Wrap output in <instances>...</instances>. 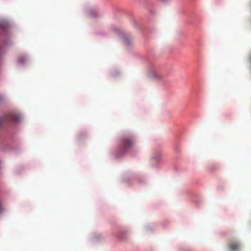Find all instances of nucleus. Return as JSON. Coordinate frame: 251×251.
I'll return each mask as SVG.
<instances>
[{
	"mask_svg": "<svg viewBox=\"0 0 251 251\" xmlns=\"http://www.w3.org/2000/svg\"><path fill=\"white\" fill-rule=\"evenodd\" d=\"M135 143V141L132 137H124L122 139L121 145V151L122 153H125L127 150L134 146Z\"/></svg>",
	"mask_w": 251,
	"mask_h": 251,
	"instance_id": "obj_1",
	"label": "nucleus"
},
{
	"mask_svg": "<svg viewBox=\"0 0 251 251\" xmlns=\"http://www.w3.org/2000/svg\"><path fill=\"white\" fill-rule=\"evenodd\" d=\"M241 247V243L235 239H231L228 243V248L230 251H239Z\"/></svg>",
	"mask_w": 251,
	"mask_h": 251,
	"instance_id": "obj_2",
	"label": "nucleus"
},
{
	"mask_svg": "<svg viewBox=\"0 0 251 251\" xmlns=\"http://www.w3.org/2000/svg\"><path fill=\"white\" fill-rule=\"evenodd\" d=\"M19 117L14 114H9L3 117L0 118V126L4 122H17L19 121Z\"/></svg>",
	"mask_w": 251,
	"mask_h": 251,
	"instance_id": "obj_3",
	"label": "nucleus"
},
{
	"mask_svg": "<svg viewBox=\"0 0 251 251\" xmlns=\"http://www.w3.org/2000/svg\"><path fill=\"white\" fill-rule=\"evenodd\" d=\"M125 43L127 45H129L131 43V41L128 39L126 38L125 40Z\"/></svg>",
	"mask_w": 251,
	"mask_h": 251,
	"instance_id": "obj_4",
	"label": "nucleus"
},
{
	"mask_svg": "<svg viewBox=\"0 0 251 251\" xmlns=\"http://www.w3.org/2000/svg\"><path fill=\"white\" fill-rule=\"evenodd\" d=\"M1 210H2V207H1V204L0 203V212H1Z\"/></svg>",
	"mask_w": 251,
	"mask_h": 251,
	"instance_id": "obj_5",
	"label": "nucleus"
}]
</instances>
